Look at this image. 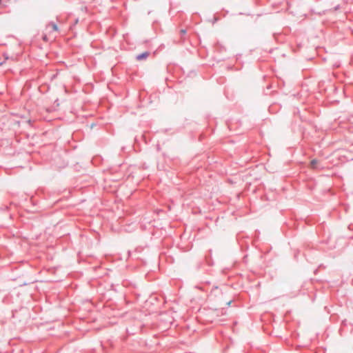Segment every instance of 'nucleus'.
Masks as SVG:
<instances>
[{
    "label": "nucleus",
    "instance_id": "3",
    "mask_svg": "<svg viewBox=\"0 0 353 353\" xmlns=\"http://www.w3.org/2000/svg\"><path fill=\"white\" fill-rule=\"evenodd\" d=\"M52 28L54 31H58V27L56 24H54V23L52 24Z\"/></svg>",
    "mask_w": 353,
    "mask_h": 353
},
{
    "label": "nucleus",
    "instance_id": "1",
    "mask_svg": "<svg viewBox=\"0 0 353 353\" xmlns=\"http://www.w3.org/2000/svg\"><path fill=\"white\" fill-rule=\"evenodd\" d=\"M148 56H149V52H143L142 54L137 55V59L138 61H141L143 59H145Z\"/></svg>",
    "mask_w": 353,
    "mask_h": 353
},
{
    "label": "nucleus",
    "instance_id": "5",
    "mask_svg": "<svg viewBox=\"0 0 353 353\" xmlns=\"http://www.w3.org/2000/svg\"><path fill=\"white\" fill-rule=\"evenodd\" d=\"M181 32L182 34H185L186 32V31L185 30H181Z\"/></svg>",
    "mask_w": 353,
    "mask_h": 353
},
{
    "label": "nucleus",
    "instance_id": "2",
    "mask_svg": "<svg viewBox=\"0 0 353 353\" xmlns=\"http://www.w3.org/2000/svg\"><path fill=\"white\" fill-rule=\"evenodd\" d=\"M317 163H318L317 160H316V159L312 160V161H311V163H310V167H311V168H312V169H315V168H316V165H317Z\"/></svg>",
    "mask_w": 353,
    "mask_h": 353
},
{
    "label": "nucleus",
    "instance_id": "4",
    "mask_svg": "<svg viewBox=\"0 0 353 353\" xmlns=\"http://www.w3.org/2000/svg\"><path fill=\"white\" fill-rule=\"evenodd\" d=\"M43 40L44 41H46V42L48 41V37H47V35H46V34L43 35Z\"/></svg>",
    "mask_w": 353,
    "mask_h": 353
}]
</instances>
